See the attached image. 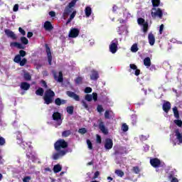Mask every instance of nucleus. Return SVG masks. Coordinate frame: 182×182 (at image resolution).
<instances>
[{
    "instance_id": "nucleus-1",
    "label": "nucleus",
    "mask_w": 182,
    "mask_h": 182,
    "mask_svg": "<svg viewBox=\"0 0 182 182\" xmlns=\"http://www.w3.org/2000/svg\"><path fill=\"white\" fill-rule=\"evenodd\" d=\"M53 97H55V92L50 89L47 90L43 96L44 103L46 105H50V103H53Z\"/></svg>"
},
{
    "instance_id": "nucleus-2",
    "label": "nucleus",
    "mask_w": 182,
    "mask_h": 182,
    "mask_svg": "<svg viewBox=\"0 0 182 182\" xmlns=\"http://www.w3.org/2000/svg\"><path fill=\"white\" fill-rule=\"evenodd\" d=\"M69 144L65 139H60L54 144V149L55 151H62V149H68Z\"/></svg>"
},
{
    "instance_id": "nucleus-3",
    "label": "nucleus",
    "mask_w": 182,
    "mask_h": 182,
    "mask_svg": "<svg viewBox=\"0 0 182 182\" xmlns=\"http://www.w3.org/2000/svg\"><path fill=\"white\" fill-rule=\"evenodd\" d=\"M151 15L154 19L155 18H159V19H161L163 18V11L160 8H152V11L151 12Z\"/></svg>"
},
{
    "instance_id": "nucleus-4",
    "label": "nucleus",
    "mask_w": 182,
    "mask_h": 182,
    "mask_svg": "<svg viewBox=\"0 0 182 182\" xmlns=\"http://www.w3.org/2000/svg\"><path fill=\"white\" fill-rule=\"evenodd\" d=\"M52 73L55 80H56L57 82H59V83H62V82H63V73H62V71H60L58 73V72H56V70H53Z\"/></svg>"
},
{
    "instance_id": "nucleus-5",
    "label": "nucleus",
    "mask_w": 182,
    "mask_h": 182,
    "mask_svg": "<svg viewBox=\"0 0 182 182\" xmlns=\"http://www.w3.org/2000/svg\"><path fill=\"white\" fill-rule=\"evenodd\" d=\"M117 45H119V41H117V38L111 42L109 45V52H111V53H116L117 52Z\"/></svg>"
},
{
    "instance_id": "nucleus-6",
    "label": "nucleus",
    "mask_w": 182,
    "mask_h": 182,
    "mask_svg": "<svg viewBox=\"0 0 182 182\" xmlns=\"http://www.w3.org/2000/svg\"><path fill=\"white\" fill-rule=\"evenodd\" d=\"M73 3H69L68 5L65 8L64 12L63 13V16H68L72 12H73Z\"/></svg>"
},
{
    "instance_id": "nucleus-7",
    "label": "nucleus",
    "mask_w": 182,
    "mask_h": 182,
    "mask_svg": "<svg viewBox=\"0 0 182 182\" xmlns=\"http://www.w3.org/2000/svg\"><path fill=\"white\" fill-rule=\"evenodd\" d=\"M53 120L57 122V126H60L62 124V115L60 113L58 112H54L53 114Z\"/></svg>"
},
{
    "instance_id": "nucleus-8",
    "label": "nucleus",
    "mask_w": 182,
    "mask_h": 182,
    "mask_svg": "<svg viewBox=\"0 0 182 182\" xmlns=\"http://www.w3.org/2000/svg\"><path fill=\"white\" fill-rule=\"evenodd\" d=\"M45 48H46V52L47 53L48 65L51 66L52 65V52H50V48H49V45L46 43L45 44Z\"/></svg>"
},
{
    "instance_id": "nucleus-9",
    "label": "nucleus",
    "mask_w": 182,
    "mask_h": 182,
    "mask_svg": "<svg viewBox=\"0 0 182 182\" xmlns=\"http://www.w3.org/2000/svg\"><path fill=\"white\" fill-rule=\"evenodd\" d=\"M150 164L152 167H154V168H157L158 167H160L161 161L157 158H154L150 159Z\"/></svg>"
},
{
    "instance_id": "nucleus-10",
    "label": "nucleus",
    "mask_w": 182,
    "mask_h": 182,
    "mask_svg": "<svg viewBox=\"0 0 182 182\" xmlns=\"http://www.w3.org/2000/svg\"><path fill=\"white\" fill-rule=\"evenodd\" d=\"M58 153H55L53 155V160H58L60 157H63L68 153L66 150L57 151Z\"/></svg>"
},
{
    "instance_id": "nucleus-11",
    "label": "nucleus",
    "mask_w": 182,
    "mask_h": 182,
    "mask_svg": "<svg viewBox=\"0 0 182 182\" xmlns=\"http://www.w3.org/2000/svg\"><path fill=\"white\" fill-rule=\"evenodd\" d=\"M105 149H106V150H111V149H113V139L110 138H107L105 139Z\"/></svg>"
},
{
    "instance_id": "nucleus-12",
    "label": "nucleus",
    "mask_w": 182,
    "mask_h": 182,
    "mask_svg": "<svg viewBox=\"0 0 182 182\" xmlns=\"http://www.w3.org/2000/svg\"><path fill=\"white\" fill-rule=\"evenodd\" d=\"M174 133L178 141V144H182V132H180V129H175Z\"/></svg>"
},
{
    "instance_id": "nucleus-13",
    "label": "nucleus",
    "mask_w": 182,
    "mask_h": 182,
    "mask_svg": "<svg viewBox=\"0 0 182 182\" xmlns=\"http://www.w3.org/2000/svg\"><path fill=\"white\" fill-rule=\"evenodd\" d=\"M90 80L96 81L100 77L99 75V71L96 70H92L91 74L90 75Z\"/></svg>"
},
{
    "instance_id": "nucleus-14",
    "label": "nucleus",
    "mask_w": 182,
    "mask_h": 182,
    "mask_svg": "<svg viewBox=\"0 0 182 182\" xmlns=\"http://www.w3.org/2000/svg\"><path fill=\"white\" fill-rule=\"evenodd\" d=\"M66 95L68 97H72L76 102H79L80 100V97L72 91H67Z\"/></svg>"
},
{
    "instance_id": "nucleus-15",
    "label": "nucleus",
    "mask_w": 182,
    "mask_h": 182,
    "mask_svg": "<svg viewBox=\"0 0 182 182\" xmlns=\"http://www.w3.org/2000/svg\"><path fill=\"white\" fill-rule=\"evenodd\" d=\"M80 31L77 28H71L69 33V38H77Z\"/></svg>"
},
{
    "instance_id": "nucleus-16",
    "label": "nucleus",
    "mask_w": 182,
    "mask_h": 182,
    "mask_svg": "<svg viewBox=\"0 0 182 182\" xmlns=\"http://www.w3.org/2000/svg\"><path fill=\"white\" fill-rule=\"evenodd\" d=\"M4 33L8 36V38H11V39H16V35L14 31H11L10 29L6 28L4 30Z\"/></svg>"
},
{
    "instance_id": "nucleus-17",
    "label": "nucleus",
    "mask_w": 182,
    "mask_h": 182,
    "mask_svg": "<svg viewBox=\"0 0 182 182\" xmlns=\"http://www.w3.org/2000/svg\"><path fill=\"white\" fill-rule=\"evenodd\" d=\"M99 129L102 131L103 134H109V131L106 129V126H105V122H100L99 124Z\"/></svg>"
},
{
    "instance_id": "nucleus-18",
    "label": "nucleus",
    "mask_w": 182,
    "mask_h": 182,
    "mask_svg": "<svg viewBox=\"0 0 182 182\" xmlns=\"http://www.w3.org/2000/svg\"><path fill=\"white\" fill-rule=\"evenodd\" d=\"M44 29L45 31H48V32H50V31L53 30V26H52V23L49 21H46L44 23Z\"/></svg>"
},
{
    "instance_id": "nucleus-19",
    "label": "nucleus",
    "mask_w": 182,
    "mask_h": 182,
    "mask_svg": "<svg viewBox=\"0 0 182 182\" xmlns=\"http://www.w3.org/2000/svg\"><path fill=\"white\" fill-rule=\"evenodd\" d=\"M162 108L165 113H168L170 109H171V104L169 102H166L163 104Z\"/></svg>"
},
{
    "instance_id": "nucleus-20",
    "label": "nucleus",
    "mask_w": 182,
    "mask_h": 182,
    "mask_svg": "<svg viewBox=\"0 0 182 182\" xmlns=\"http://www.w3.org/2000/svg\"><path fill=\"white\" fill-rule=\"evenodd\" d=\"M20 87L21 90H29V89H31V84L26 82H22Z\"/></svg>"
},
{
    "instance_id": "nucleus-21",
    "label": "nucleus",
    "mask_w": 182,
    "mask_h": 182,
    "mask_svg": "<svg viewBox=\"0 0 182 182\" xmlns=\"http://www.w3.org/2000/svg\"><path fill=\"white\" fill-rule=\"evenodd\" d=\"M148 39H149V45H151V46H153V45L156 43V38L154 37V35L153 33H150L149 34Z\"/></svg>"
},
{
    "instance_id": "nucleus-22",
    "label": "nucleus",
    "mask_w": 182,
    "mask_h": 182,
    "mask_svg": "<svg viewBox=\"0 0 182 182\" xmlns=\"http://www.w3.org/2000/svg\"><path fill=\"white\" fill-rule=\"evenodd\" d=\"M144 66H146V68L151 66V60H150V58L146 57L144 59Z\"/></svg>"
},
{
    "instance_id": "nucleus-23",
    "label": "nucleus",
    "mask_w": 182,
    "mask_h": 182,
    "mask_svg": "<svg viewBox=\"0 0 182 182\" xmlns=\"http://www.w3.org/2000/svg\"><path fill=\"white\" fill-rule=\"evenodd\" d=\"M85 12L86 18H89L92 15V8L90 6L85 7Z\"/></svg>"
},
{
    "instance_id": "nucleus-24",
    "label": "nucleus",
    "mask_w": 182,
    "mask_h": 182,
    "mask_svg": "<svg viewBox=\"0 0 182 182\" xmlns=\"http://www.w3.org/2000/svg\"><path fill=\"white\" fill-rule=\"evenodd\" d=\"M53 171L54 173H60V171H62V166L60 164L55 165L53 167Z\"/></svg>"
},
{
    "instance_id": "nucleus-25",
    "label": "nucleus",
    "mask_w": 182,
    "mask_h": 182,
    "mask_svg": "<svg viewBox=\"0 0 182 182\" xmlns=\"http://www.w3.org/2000/svg\"><path fill=\"white\" fill-rule=\"evenodd\" d=\"M72 134V131L70 129L63 131L61 134L62 137H69Z\"/></svg>"
},
{
    "instance_id": "nucleus-26",
    "label": "nucleus",
    "mask_w": 182,
    "mask_h": 182,
    "mask_svg": "<svg viewBox=\"0 0 182 182\" xmlns=\"http://www.w3.org/2000/svg\"><path fill=\"white\" fill-rule=\"evenodd\" d=\"M173 112L174 117H176V119H180V114L178 113V109H177V107H174L173 108Z\"/></svg>"
},
{
    "instance_id": "nucleus-27",
    "label": "nucleus",
    "mask_w": 182,
    "mask_h": 182,
    "mask_svg": "<svg viewBox=\"0 0 182 182\" xmlns=\"http://www.w3.org/2000/svg\"><path fill=\"white\" fill-rule=\"evenodd\" d=\"M43 93H45V90H43V88L42 87H39L36 91V95H37V96H43Z\"/></svg>"
},
{
    "instance_id": "nucleus-28",
    "label": "nucleus",
    "mask_w": 182,
    "mask_h": 182,
    "mask_svg": "<svg viewBox=\"0 0 182 182\" xmlns=\"http://www.w3.org/2000/svg\"><path fill=\"white\" fill-rule=\"evenodd\" d=\"M152 6L154 8H157L160 6V0H151Z\"/></svg>"
},
{
    "instance_id": "nucleus-29",
    "label": "nucleus",
    "mask_w": 182,
    "mask_h": 182,
    "mask_svg": "<svg viewBox=\"0 0 182 182\" xmlns=\"http://www.w3.org/2000/svg\"><path fill=\"white\" fill-rule=\"evenodd\" d=\"M114 173L117 176H118V177H123V176H124V172L120 169L115 170Z\"/></svg>"
},
{
    "instance_id": "nucleus-30",
    "label": "nucleus",
    "mask_w": 182,
    "mask_h": 182,
    "mask_svg": "<svg viewBox=\"0 0 182 182\" xmlns=\"http://www.w3.org/2000/svg\"><path fill=\"white\" fill-rule=\"evenodd\" d=\"M23 77H24V80H26L27 81L32 80V76L31 75V74H29V73H25L23 74Z\"/></svg>"
},
{
    "instance_id": "nucleus-31",
    "label": "nucleus",
    "mask_w": 182,
    "mask_h": 182,
    "mask_svg": "<svg viewBox=\"0 0 182 182\" xmlns=\"http://www.w3.org/2000/svg\"><path fill=\"white\" fill-rule=\"evenodd\" d=\"M21 60L22 58L21 57V55H19V54L16 55L14 57V62H15V63H19Z\"/></svg>"
},
{
    "instance_id": "nucleus-32",
    "label": "nucleus",
    "mask_w": 182,
    "mask_h": 182,
    "mask_svg": "<svg viewBox=\"0 0 182 182\" xmlns=\"http://www.w3.org/2000/svg\"><path fill=\"white\" fill-rule=\"evenodd\" d=\"M139 50V48L137 47V43H134L132 45L131 47V51L133 52L134 53H136Z\"/></svg>"
},
{
    "instance_id": "nucleus-33",
    "label": "nucleus",
    "mask_w": 182,
    "mask_h": 182,
    "mask_svg": "<svg viewBox=\"0 0 182 182\" xmlns=\"http://www.w3.org/2000/svg\"><path fill=\"white\" fill-rule=\"evenodd\" d=\"M143 26V32L144 33H146V32L149 31V23L146 22L144 24H142Z\"/></svg>"
},
{
    "instance_id": "nucleus-34",
    "label": "nucleus",
    "mask_w": 182,
    "mask_h": 182,
    "mask_svg": "<svg viewBox=\"0 0 182 182\" xmlns=\"http://www.w3.org/2000/svg\"><path fill=\"white\" fill-rule=\"evenodd\" d=\"M75 82L76 83V85H82V82H83V77H77L75 80Z\"/></svg>"
},
{
    "instance_id": "nucleus-35",
    "label": "nucleus",
    "mask_w": 182,
    "mask_h": 182,
    "mask_svg": "<svg viewBox=\"0 0 182 182\" xmlns=\"http://www.w3.org/2000/svg\"><path fill=\"white\" fill-rule=\"evenodd\" d=\"M21 42L23 45H28V43H29V41L28 40V38H26V37L24 36L21 38Z\"/></svg>"
},
{
    "instance_id": "nucleus-36",
    "label": "nucleus",
    "mask_w": 182,
    "mask_h": 182,
    "mask_svg": "<svg viewBox=\"0 0 182 182\" xmlns=\"http://www.w3.org/2000/svg\"><path fill=\"white\" fill-rule=\"evenodd\" d=\"M66 109H67V113H68V114H73V110H74L73 106L67 107Z\"/></svg>"
},
{
    "instance_id": "nucleus-37",
    "label": "nucleus",
    "mask_w": 182,
    "mask_h": 182,
    "mask_svg": "<svg viewBox=\"0 0 182 182\" xmlns=\"http://www.w3.org/2000/svg\"><path fill=\"white\" fill-rule=\"evenodd\" d=\"M137 22H138V24L143 26L144 25V23H146V20H144V18H139L137 19Z\"/></svg>"
},
{
    "instance_id": "nucleus-38",
    "label": "nucleus",
    "mask_w": 182,
    "mask_h": 182,
    "mask_svg": "<svg viewBox=\"0 0 182 182\" xmlns=\"http://www.w3.org/2000/svg\"><path fill=\"white\" fill-rule=\"evenodd\" d=\"M85 100H87V102H92V100H93V97L92 95L87 94L85 97Z\"/></svg>"
},
{
    "instance_id": "nucleus-39",
    "label": "nucleus",
    "mask_w": 182,
    "mask_h": 182,
    "mask_svg": "<svg viewBox=\"0 0 182 182\" xmlns=\"http://www.w3.org/2000/svg\"><path fill=\"white\" fill-rule=\"evenodd\" d=\"M87 144L89 150H93V144H92L90 139H87Z\"/></svg>"
},
{
    "instance_id": "nucleus-40",
    "label": "nucleus",
    "mask_w": 182,
    "mask_h": 182,
    "mask_svg": "<svg viewBox=\"0 0 182 182\" xmlns=\"http://www.w3.org/2000/svg\"><path fill=\"white\" fill-rule=\"evenodd\" d=\"M28 63V60L26 58H23L20 62L18 63L20 66H25L26 63Z\"/></svg>"
},
{
    "instance_id": "nucleus-41",
    "label": "nucleus",
    "mask_w": 182,
    "mask_h": 182,
    "mask_svg": "<svg viewBox=\"0 0 182 182\" xmlns=\"http://www.w3.org/2000/svg\"><path fill=\"white\" fill-rule=\"evenodd\" d=\"M14 45L18 49H25V47H23V46H22V44H21L20 43L15 42L14 43Z\"/></svg>"
},
{
    "instance_id": "nucleus-42",
    "label": "nucleus",
    "mask_w": 182,
    "mask_h": 182,
    "mask_svg": "<svg viewBox=\"0 0 182 182\" xmlns=\"http://www.w3.org/2000/svg\"><path fill=\"white\" fill-rule=\"evenodd\" d=\"M122 132H126L129 130V126L127 125V124L124 123L122 124Z\"/></svg>"
},
{
    "instance_id": "nucleus-43",
    "label": "nucleus",
    "mask_w": 182,
    "mask_h": 182,
    "mask_svg": "<svg viewBox=\"0 0 182 182\" xmlns=\"http://www.w3.org/2000/svg\"><path fill=\"white\" fill-rule=\"evenodd\" d=\"M114 156H122V154H124L123 151H122V149H117L114 152Z\"/></svg>"
},
{
    "instance_id": "nucleus-44",
    "label": "nucleus",
    "mask_w": 182,
    "mask_h": 182,
    "mask_svg": "<svg viewBox=\"0 0 182 182\" xmlns=\"http://www.w3.org/2000/svg\"><path fill=\"white\" fill-rule=\"evenodd\" d=\"M175 124L178 127H181L182 126V121L181 119H175L174 121Z\"/></svg>"
},
{
    "instance_id": "nucleus-45",
    "label": "nucleus",
    "mask_w": 182,
    "mask_h": 182,
    "mask_svg": "<svg viewBox=\"0 0 182 182\" xmlns=\"http://www.w3.org/2000/svg\"><path fill=\"white\" fill-rule=\"evenodd\" d=\"M96 137V143H97V144H102V136H100L99 134H97Z\"/></svg>"
},
{
    "instance_id": "nucleus-46",
    "label": "nucleus",
    "mask_w": 182,
    "mask_h": 182,
    "mask_svg": "<svg viewBox=\"0 0 182 182\" xmlns=\"http://www.w3.org/2000/svg\"><path fill=\"white\" fill-rule=\"evenodd\" d=\"M97 110L99 113H102V112H105V109H103V106L100 105H97Z\"/></svg>"
},
{
    "instance_id": "nucleus-47",
    "label": "nucleus",
    "mask_w": 182,
    "mask_h": 182,
    "mask_svg": "<svg viewBox=\"0 0 182 182\" xmlns=\"http://www.w3.org/2000/svg\"><path fill=\"white\" fill-rule=\"evenodd\" d=\"M78 133H80V134H85V133H87V129H86V128H80L78 130Z\"/></svg>"
},
{
    "instance_id": "nucleus-48",
    "label": "nucleus",
    "mask_w": 182,
    "mask_h": 182,
    "mask_svg": "<svg viewBox=\"0 0 182 182\" xmlns=\"http://www.w3.org/2000/svg\"><path fill=\"white\" fill-rule=\"evenodd\" d=\"M55 104L57 105V106H60L62 105V100H60V98H56L55 100Z\"/></svg>"
},
{
    "instance_id": "nucleus-49",
    "label": "nucleus",
    "mask_w": 182,
    "mask_h": 182,
    "mask_svg": "<svg viewBox=\"0 0 182 182\" xmlns=\"http://www.w3.org/2000/svg\"><path fill=\"white\" fill-rule=\"evenodd\" d=\"M19 56H21V58H25V56H26V51L23 50H21L19 51Z\"/></svg>"
},
{
    "instance_id": "nucleus-50",
    "label": "nucleus",
    "mask_w": 182,
    "mask_h": 182,
    "mask_svg": "<svg viewBox=\"0 0 182 182\" xmlns=\"http://www.w3.org/2000/svg\"><path fill=\"white\" fill-rule=\"evenodd\" d=\"M76 14H77L76 10H74V11L72 12V14H70L69 19H70L71 21H73V20L75 18V17L76 16Z\"/></svg>"
},
{
    "instance_id": "nucleus-51",
    "label": "nucleus",
    "mask_w": 182,
    "mask_h": 182,
    "mask_svg": "<svg viewBox=\"0 0 182 182\" xmlns=\"http://www.w3.org/2000/svg\"><path fill=\"white\" fill-rule=\"evenodd\" d=\"M132 170L135 174H139V173H140V168L139 166H134Z\"/></svg>"
},
{
    "instance_id": "nucleus-52",
    "label": "nucleus",
    "mask_w": 182,
    "mask_h": 182,
    "mask_svg": "<svg viewBox=\"0 0 182 182\" xmlns=\"http://www.w3.org/2000/svg\"><path fill=\"white\" fill-rule=\"evenodd\" d=\"M83 107H85V109H86V110H89V105H87V103H86V102L85 100H82L81 102Z\"/></svg>"
},
{
    "instance_id": "nucleus-53",
    "label": "nucleus",
    "mask_w": 182,
    "mask_h": 182,
    "mask_svg": "<svg viewBox=\"0 0 182 182\" xmlns=\"http://www.w3.org/2000/svg\"><path fill=\"white\" fill-rule=\"evenodd\" d=\"M5 143H6L5 138L0 136V146H4Z\"/></svg>"
},
{
    "instance_id": "nucleus-54",
    "label": "nucleus",
    "mask_w": 182,
    "mask_h": 182,
    "mask_svg": "<svg viewBox=\"0 0 182 182\" xmlns=\"http://www.w3.org/2000/svg\"><path fill=\"white\" fill-rule=\"evenodd\" d=\"M18 31L20 32V33H21V35H23V36H25V35H26V32L21 27L18 28Z\"/></svg>"
},
{
    "instance_id": "nucleus-55",
    "label": "nucleus",
    "mask_w": 182,
    "mask_h": 182,
    "mask_svg": "<svg viewBox=\"0 0 182 182\" xmlns=\"http://www.w3.org/2000/svg\"><path fill=\"white\" fill-rule=\"evenodd\" d=\"M105 119H110V112H109V110L105 111Z\"/></svg>"
},
{
    "instance_id": "nucleus-56",
    "label": "nucleus",
    "mask_w": 182,
    "mask_h": 182,
    "mask_svg": "<svg viewBox=\"0 0 182 182\" xmlns=\"http://www.w3.org/2000/svg\"><path fill=\"white\" fill-rule=\"evenodd\" d=\"M92 87H87L85 89V93H92Z\"/></svg>"
},
{
    "instance_id": "nucleus-57",
    "label": "nucleus",
    "mask_w": 182,
    "mask_h": 182,
    "mask_svg": "<svg viewBox=\"0 0 182 182\" xmlns=\"http://www.w3.org/2000/svg\"><path fill=\"white\" fill-rule=\"evenodd\" d=\"M18 9H19V5L15 4L13 8L14 12H18Z\"/></svg>"
},
{
    "instance_id": "nucleus-58",
    "label": "nucleus",
    "mask_w": 182,
    "mask_h": 182,
    "mask_svg": "<svg viewBox=\"0 0 182 182\" xmlns=\"http://www.w3.org/2000/svg\"><path fill=\"white\" fill-rule=\"evenodd\" d=\"M92 99H93L94 102L97 101V93H96V92L92 93Z\"/></svg>"
},
{
    "instance_id": "nucleus-59",
    "label": "nucleus",
    "mask_w": 182,
    "mask_h": 182,
    "mask_svg": "<svg viewBox=\"0 0 182 182\" xmlns=\"http://www.w3.org/2000/svg\"><path fill=\"white\" fill-rule=\"evenodd\" d=\"M99 176H100V172H99L98 171H97L93 176V180H95V178H97V177H99Z\"/></svg>"
},
{
    "instance_id": "nucleus-60",
    "label": "nucleus",
    "mask_w": 182,
    "mask_h": 182,
    "mask_svg": "<svg viewBox=\"0 0 182 182\" xmlns=\"http://www.w3.org/2000/svg\"><path fill=\"white\" fill-rule=\"evenodd\" d=\"M31 176H26L23 178V182H29V181H31Z\"/></svg>"
},
{
    "instance_id": "nucleus-61",
    "label": "nucleus",
    "mask_w": 182,
    "mask_h": 182,
    "mask_svg": "<svg viewBox=\"0 0 182 182\" xmlns=\"http://www.w3.org/2000/svg\"><path fill=\"white\" fill-rule=\"evenodd\" d=\"M164 29V24H161V25L159 26V33H160V35H161V33H163Z\"/></svg>"
},
{
    "instance_id": "nucleus-62",
    "label": "nucleus",
    "mask_w": 182,
    "mask_h": 182,
    "mask_svg": "<svg viewBox=\"0 0 182 182\" xmlns=\"http://www.w3.org/2000/svg\"><path fill=\"white\" fill-rule=\"evenodd\" d=\"M130 69H132L133 70H136L137 69V65L135 64H130L129 65Z\"/></svg>"
},
{
    "instance_id": "nucleus-63",
    "label": "nucleus",
    "mask_w": 182,
    "mask_h": 182,
    "mask_svg": "<svg viewBox=\"0 0 182 182\" xmlns=\"http://www.w3.org/2000/svg\"><path fill=\"white\" fill-rule=\"evenodd\" d=\"M49 15L51 18H55V16H56V13L55 11H50Z\"/></svg>"
},
{
    "instance_id": "nucleus-64",
    "label": "nucleus",
    "mask_w": 182,
    "mask_h": 182,
    "mask_svg": "<svg viewBox=\"0 0 182 182\" xmlns=\"http://www.w3.org/2000/svg\"><path fill=\"white\" fill-rule=\"evenodd\" d=\"M135 76H139V75H140V70L139 69H136L135 70V73H134Z\"/></svg>"
}]
</instances>
